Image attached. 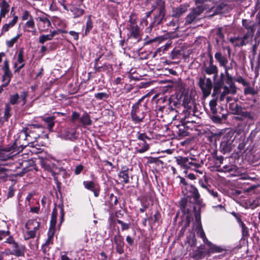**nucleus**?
I'll list each match as a JSON object with an SVG mask.
<instances>
[{"label":"nucleus","mask_w":260,"mask_h":260,"mask_svg":"<svg viewBox=\"0 0 260 260\" xmlns=\"http://www.w3.org/2000/svg\"><path fill=\"white\" fill-rule=\"evenodd\" d=\"M144 99L145 96L140 99L132 108L131 116L132 121L135 124L143 122L146 116L147 103L144 102Z\"/></svg>","instance_id":"obj_1"},{"label":"nucleus","mask_w":260,"mask_h":260,"mask_svg":"<svg viewBox=\"0 0 260 260\" xmlns=\"http://www.w3.org/2000/svg\"><path fill=\"white\" fill-rule=\"evenodd\" d=\"M126 29L128 30L127 41L134 40V43H136L141 40L140 30L137 25L136 18L134 14H131L129 16Z\"/></svg>","instance_id":"obj_2"},{"label":"nucleus","mask_w":260,"mask_h":260,"mask_svg":"<svg viewBox=\"0 0 260 260\" xmlns=\"http://www.w3.org/2000/svg\"><path fill=\"white\" fill-rule=\"evenodd\" d=\"M176 161L178 165L184 169H191L199 172L200 174H202V171L197 170L203 165V161L199 158L193 157L179 156L177 158Z\"/></svg>","instance_id":"obj_3"},{"label":"nucleus","mask_w":260,"mask_h":260,"mask_svg":"<svg viewBox=\"0 0 260 260\" xmlns=\"http://www.w3.org/2000/svg\"><path fill=\"white\" fill-rule=\"evenodd\" d=\"M235 139L233 131L226 132L222 137L219 147L220 151L223 154L231 152L235 147Z\"/></svg>","instance_id":"obj_4"},{"label":"nucleus","mask_w":260,"mask_h":260,"mask_svg":"<svg viewBox=\"0 0 260 260\" xmlns=\"http://www.w3.org/2000/svg\"><path fill=\"white\" fill-rule=\"evenodd\" d=\"M160 3L159 6L154 9V18L149 26L146 28L147 32H150L153 28L160 24L165 16V8L164 3L161 2Z\"/></svg>","instance_id":"obj_5"},{"label":"nucleus","mask_w":260,"mask_h":260,"mask_svg":"<svg viewBox=\"0 0 260 260\" xmlns=\"http://www.w3.org/2000/svg\"><path fill=\"white\" fill-rule=\"evenodd\" d=\"M206 9L204 5L198 6L192 9L190 12L185 17V24H194L201 20V15Z\"/></svg>","instance_id":"obj_6"},{"label":"nucleus","mask_w":260,"mask_h":260,"mask_svg":"<svg viewBox=\"0 0 260 260\" xmlns=\"http://www.w3.org/2000/svg\"><path fill=\"white\" fill-rule=\"evenodd\" d=\"M36 139H32L30 134H22L20 137V133L18 137L15 140L14 143L16 145L20 152L26 146H30L34 148V143L36 141Z\"/></svg>","instance_id":"obj_7"},{"label":"nucleus","mask_w":260,"mask_h":260,"mask_svg":"<svg viewBox=\"0 0 260 260\" xmlns=\"http://www.w3.org/2000/svg\"><path fill=\"white\" fill-rule=\"evenodd\" d=\"M187 192L185 198L190 200L199 207L200 209L204 206L198 189L193 185H187Z\"/></svg>","instance_id":"obj_8"},{"label":"nucleus","mask_w":260,"mask_h":260,"mask_svg":"<svg viewBox=\"0 0 260 260\" xmlns=\"http://www.w3.org/2000/svg\"><path fill=\"white\" fill-rule=\"evenodd\" d=\"M19 152L20 151L15 145V143L12 145L4 148L0 145V160L6 161Z\"/></svg>","instance_id":"obj_9"},{"label":"nucleus","mask_w":260,"mask_h":260,"mask_svg":"<svg viewBox=\"0 0 260 260\" xmlns=\"http://www.w3.org/2000/svg\"><path fill=\"white\" fill-rule=\"evenodd\" d=\"M40 222L35 220H29L25 224V227L28 231L24 234L25 240L34 238L36 235V232L39 230Z\"/></svg>","instance_id":"obj_10"},{"label":"nucleus","mask_w":260,"mask_h":260,"mask_svg":"<svg viewBox=\"0 0 260 260\" xmlns=\"http://www.w3.org/2000/svg\"><path fill=\"white\" fill-rule=\"evenodd\" d=\"M198 85L200 87L204 96H208L213 88V84L210 78H206L205 76L199 78Z\"/></svg>","instance_id":"obj_11"},{"label":"nucleus","mask_w":260,"mask_h":260,"mask_svg":"<svg viewBox=\"0 0 260 260\" xmlns=\"http://www.w3.org/2000/svg\"><path fill=\"white\" fill-rule=\"evenodd\" d=\"M11 250H9L8 252H6L7 255H13L16 257L24 256L26 251V247L25 245L19 244L16 242L14 245L11 246Z\"/></svg>","instance_id":"obj_12"},{"label":"nucleus","mask_w":260,"mask_h":260,"mask_svg":"<svg viewBox=\"0 0 260 260\" xmlns=\"http://www.w3.org/2000/svg\"><path fill=\"white\" fill-rule=\"evenodd\" d=\"M40 124H30L28 125L27 127H24L20 131V137H21L22 134H30L32 139H37L40 137L39 133H37L36 129L42 128Z\"/></svg>","instance_id":"obj_13"},{"label":"nucleus","mask_w":260,"mask_h":260,"mask_svg":"<svg viewBox=\"0 0 260 260\" xmlns=\"http://www.w3.org/2000/svg\"><path fill=\"white\" fill-rule=\"evenodd\" d=\"M2 70L4 72L2 76V81L5 83L3 85L5 87L9 84L13 76V74L9 68V60L8 59L5 60Z\"/></svg>","instance_id":"obj_14"},{"label":"nucleus","mask_w":260,"mask_h":260,"mask_svg":"<svg viewBox=\"0 0 260 260\" xmlns=\"http://www.w3.org/2000/svg\"><path fill=\"white\" fill-rule=\"evenodd\" d=\"M195 203H193V201L190 200H187V199L185 198L182 199L180 202V205L181 210L185 214H189L192 211L196 210V207L194 205Z\"/></svg>","instance_id":"obj_15"},{"label":"nucleus","mask_w":260,"mask_h":260,"mask_svg":"<svg viewBox=\"0 0 260 260\" xmlns=\"http://www.w3.org/2000/svg\"><path fill=\"white\" fill-rule=\"evenodd\" d=\"M114 242L116 245V251L119 254L124 253V245L123 237L120 234L119 232L114 237Z\"/></svg>","instance_id":"obj_16"},{"label":"nucleus","mask_w":260,"mask_h":260,"mask_svg":"<svg viewBox=\"0 0 260 260\" xmlns=\"http://www.w3.org/2000/svg\"><path fill=\"white\" fill-rule=\"evenodd\" d=\"M182 106L184 108L182 110L183 113L181 114L182 116L184 115V113L187 112L189 110H190V112H192L191 113H194L192 108H195V103L191 100L190 97L185 96L184 98Z\"/></svg>","instance_id":"obj_17"},{"label":"nucleus","mask_w":260,"mask_h":260,"mask_svg":"<svg viewBox=\"0 0 260 260\" xmlns=\"http://www.w3.org/2000/svg\"><path fill=\"white\" fill-rule=\"evenodd\" d=\"M206 245L208 247L207 254L208 255L211 253H222L226 251V249L224 247L214 244L210 241L208 242Z\"/></svg>","instance_id":"obj_18"},{"label":"nucleus","mask_w":260,"mask_h":260,"mask_svg":"<svg viewBox=\"0 0 260 260\" xmlns=\"http://www.w3.org/2000/svg\"><path fill=\"white\" fill-rule=\"evenodd\" d=\"M118 176L122 182L125 184L128 183L129 182L128 168L126 166H122L118 174Z\"/></svg>","instance_id":"obj_19"},{"label":"nucleus","mask_w":260,"mask_h":260,"mask_svg":"<svg viewBox=\"0 0 260 260\" xmlns=\"http://www.w3.org/2000/svg\"><path fill=\"white\" fill-rule=\"evenodd\" d=\"M61 137L70 140H74L77 138L76 131L73 128H67L63 131L61 134Z\"/></svg>","instance_id":"obj_20"},{"label":"nucleus","mask_w":260,"mask_h":260,"mask_svg":"<svg viewBox=\"0 0 260 260\" xmlns=\"http://www.w3.org/2000/svg\"><path fill=\"white\" fill-rule=\"evenodd\" d=\"M13 19L8 23L5 24L2 27L1 36L4 35L6 32L8 31L9 29L14 26L17 23L18 17L14 13L13 15Z\"/></svg>","instance_id":"obj_21"},{"label":"nucleus","mask_w":260,"mask_h":260,"mask_svg":"<svg viewBox=\"0 0 260 260\" xmlns=\"http://www.w3.org/2000/svg\"><path fill=\"white\" fill-rule=\"evenodd\" d=\"M192 110L194 112V113H191L190 112V110H189L187 112L184 113V115L183 116L182 118H184V120H186V122L187 123H193L196 122V121L192 119V117H195L196 118L199 117V112L198 111L196 108V106H195V108H192Z\"/></svg>","instance_id":"obj_22"},{"label":"nucleus","mask_w":260,"mask_h":260,"mask_svg":"<svg viewBox=\"0 0 260 260\" xmlns=\"http://www.w3.org/2000/svg\"><path fill=\"white\" fill-rule=\"evenodd\" d=\"M214 57L220 67H226V64L228 63V59L226 56L224 55L220 51H217Z\"/></svg>","instance_id":"obj_23"},{"label":"nucleus","mask_w":260,"mask_h":260,"mask_svg":"<svg viewBox=\"0 0 260 260\" xmlns=\"http://www.w3.org/2000/svg\"><path fill=\"white\" fill-rule=\"evenodd\" d=\"M37 19L39 20V22L38 23V27L41 30L48 29L51 25L50 20L46 17L40 16Z\"/></svg>","instance_id":"obj_24"},{"label":"nucleus","mask_w":260,"mask_h":260,"mask_svg":"<svg viewBox=\"0 0 260 260\" xmlns=\"http://www.w3.org/2000/svg\"><path fill=\"white\" fill-rule=\"evenodd\" d=\"M225 83L229 85V88L232 89V92L236 93L237 92V88L235 83L233 82V79L232 76L230 74L229 72H225V79L224 80V83Z\"/></svg>","instance_id":"obj_25"},{"label":"nucleus","mask_w":260,"mask_h":260,"mask_svg":"<svg viewBox=\"0 0 260 260\" xmlns=\"http://www.w3.org/2000/svg\"><path fill=\"white\" fill-rule=\"evenodd\" d=\"M69 11L72 13L74 18L81 17L85 12L84 9L72 5H69Z\"/></svg>","instance_id":"obj_26"},{"label":"nucleus","mask_w":260,"mask_h":260,"mask_svg":"<svg viewBox=\"0 0 260 260\" xmlns=\"http://www.w3.org/2000/svg\"><path fill=\"white\" fill-rule=\"evenodd\" d=\"M187 11V7L184 5H180L179 7L174 8L172 11V16L177 18H179Z\"/></svg>","instance_id":"obj_27"},{"label":"nucleus","mask_w":260,"mask_h":260,"mask_svg":"<svg viewBox=\"0 0 260 260\" xmlns=\"http://www.w3.org/2000/svg\"><path fill=\"white\" fill-rule=\"evenodd\" d=\"M254 32V30H247L243 37H241L242 39H241V43L238 45H245L246 44L249 43L252 40Z\"/></svg>","instance_id":"obj_28"},{"label":"nucleus","mask_w":260,"mask_h":260,"mask_svg":"<svg viewBox=\"0 0 260 260\" xmlns=\"http://www.w3.org/2000/svg\"><path fill=\"white\" fill-rule=\"evenodd\" d=\"M0 15L1 17H5L9 11L10 5L6 0H3L0 3Z\"/></svg>","instance_id":"obj_29"},{"label":"nucleus","mask_w":260,"mask_h":260,"mask_svg":"<svg viewBox=\"0 0 260 260\" xmlns=\"http://www.w3.org/2000/svg\"><path fill=\"white\" fill-rule=\"evenodd\" d=\"M203 70L204 72L208 75H212V74H217L218 72V68L216 65L206 64L204 65Z\"/></svg>","instance_id":"obj_30"},{"label":"nucleus","mask_w":260,"mask_h":260,"mask_svg":"<svg viewBox=\"0 0 260 260\" xmlns=\"http://www.w3.org/2000/svg\"><path fill=\"white\" fill-rule=\"evenodd\" d=\"M42 166L46 170L50 172L51 173V175L53 176L54 179L55 181L57 186L58 188H60L61 183L59 182V181L58 180V178L56 177V173L55 172H54L53 171H52V170L51 169V168L49 165L46 164V163L42 162Z\"/></svg>","instance_id":"obj_31"},{"label":"nucleus","mask_w":260,"mask_h":260,"mask_svg":"<svg viewBox=\"0 0 260 260\" xmlns=\"http://www.w3.org/2000/svg\"><path fill=\"white\" fill-rule=\"evenodd\" d=\"M79 121L83 125H90L92 124L90 116L86 112L84 113L82 116L80 117Z\"/></svg>","instance_id":"obj_32"},{"label":"nucleus","mask_w":260,"mask_h":260,"mask_svg":"<svg viewBox=\"0 0 260 260\" xmlns=\"http://www.w3.org/2000/svg\"><path fill=\"white\" fill-rule=\"evenodd\" d=\"M136 147L137 151L140 153H142L149 149V146L146 142H140L137 144Z\"/></svg>","instance_id":"obj_33"},{"label":"nucleus","mask_w":260,"mask_h":260,"mask_svg":"<svg viewBox=\"0 0 260 260\" xmlns=\"http://www.w3.org/2000/svg\"><path fill=\"white\" fill-rule=\"evenodd\" d=\"M54 116H47L43 118V120L47 124V128L50 131H52V128L54 126Z\"/></svg>","instance_id":"obj_34"},{"label":"nucleus","mask_w":260,"mask_h":260,"mask_svg":"<svg viewBox=\"0 0 260 260\" xmlns=\"http://www.w3.org/2000/svg\"><path fill=\"white\" fill-rule=\"evenodd\" d=\"M216 42L217 44H219L221 42L224 41V36L222 32V27H219L217 28L216 31Z\"/></svg>","instance_id":"obj_35"},{"label":"nucleus","mask_w":260,"mask_h":260,"mask_svg":"<svg viewBox=\"0 0 260 260\" xmlns=\"http://www.w3.org/2000/svg\"><path fill=\"white\" fill-rule=\"evenodd\" d=\"M223 85L224 83H223L222 81H217L215 82L214 86H213L212 96H214L220 92L221 88H223L224 86Z\"/></svg>","instance_id":"obj_36"},{"label":"nucleus","mask_w":260,"mask_h":260,"mask_svg":"<svg viewBox=\"0 0 260 260\" xmlns=\"http://www.w3.org/2000/svg\"><path fill=\"white\" fill-rule=\"evenodd\" d=\"M83 184L86 189L90 191L93 190L96 187H99L98 184L93 181H84Z\"/></svg>","instance_id":"obj_37"},{"label":"nucleus","mask_w":260,"mask_h":260,"mask_svg":"<svg viewBox=\"0 0 260 260\" xmlns=\"http://www.w3.org/2000/svg\"><path fill=\"white\" fill-rule=\"evenodd\" d=\"M197 234L199 236L203 239L204 243L206 244L209 242L208 239L206 237L205 233L202 227V225H198L197 227Z\"/></svg>","instance_id":"obj_38"},{"label":"nucleus","mask_w":260,"mask_h":260,"mask_svg":"<svg viewBox=\"0 0 260 260\" xmlns=\"http://www.w3.org/2000/svg\"><path fill=\"white\" fill-rule=\"evenodd\" d=\"M223 90L221 93L220 95L219 98V99L220 101H223L225 98V96L229 93H231L232 94H235V93H233L232 92V89L229 88L228 86H227L226 85H224L223 87Z\"/></svg>","instance_id":"obj_39"},{"label":"nucleus","mask_w":260,"mask_h":260,"mask_svg":"<svg viewBox=\"0 0 260 260\" xmlns=\"http://www.w3.org/2000/svg\"><path fill=\"white\" fill-rule=\"evenodd\" d=\"M57 210L56 208L55 207L52 210L50 220V224L52 227L54 228L55 226L57 220Z\"/></svg>","instance_id":"obj_40"},{"label":"nucleus","mask_w":260,"mask_h":260,"mask_svg":"<svg viewBox=\"0 0 260 260\" xmlns=\"http://www.w3.org/2000/svg\"><path fill=\"white\" fill-rule=\"evenodd\" d=\"M239 226L241 228L242 239L244 240L247 239L249 236L248 228L244 223L241 224Z\"/></svg>","instance_id":"obj_41"},{"label":"nucleus","mask_w":260,"mask_h":260,"mask_svg":"<svg viewBox=\"0 0 260 260\" xmlns=\"http://www.w3.org/2000/svg\"><path fill=\"white\" fill-rule=\"evenodd\" d=\"M94 98L98 100L105 101L110 96L109 92H98L94 94Z\"/></svg>","instance_id":"obj_42"},{"label":"nucleus","mask_w":260,"mask_h":260,"mask_svg":"<svg viewBox=\"0 0 260 260\" xmlns=\"http://www.w3.org/2000/svg\"><path fill=\"white\" fill-rule=\"evenodd\" d=\"M238 115L241 116L244 118H248L250 119H252L253 118L250 112L245 111L242 108Z\"/></svg>","instance_id":"obj_43"},{"label":"nucleus","mask_w":260,"mask_h":260,"mask_svg":"<svg viewBox=\"0 0 260 260\" xmlns=\"http://www.w3.org/2000/svg\"><path fill=\"white\" fill-rule=\"evenodd\" d=\"M11 110V108L9 105V104H6L5 107V113H4V118L6 121L8 120L9 117L11 116L10 113V111Z\"/></svg>","instance_id":"obj_44"},{"label":"nucleus","mask_w":260,"mask_h":260,"mask_svg":"<svg viewBox=\"0 0 260 260\" xmlns=\"http://www.w3.org/2000/svg\"><path fill=\"white\" fill-rule=\"evenodd\" d=\"M19 100V95L18 93L11 95L10 96L9 103L11 105H15L18 103Z\"/></svg>","instance_id":"obj_45"},{"label":"nucleus","mask_w":260,"mask_h":260,"mask_svg":"<svg viewBox=\"0 0 260 260\" xmlns=\"http://www.w3.org/2000/svg\"><path fill=\"white\" fill-rule=\"evenodd\" d=\"M230 108L232 111V113L233 114L238 115L240 111L242 109V107H241L237 104L233 105L230 104Z\"/></svg>","instance_id":"obj_46"},{"label":"nucleus","mask_w":260,"mask_h":260,"mask_svg":"<svg viewBox=\"0 0 260 260\" xmlns=\"http://www.w3.org/2000/svg\"><path fill=\"white\" fill-rule=\"evenodd\" d=\"M180 54L181 51L180 50L174 49L171 51L170 54V58L171 59H176L178 58Z\"/></svg>","instance_id":"obj_47"},{"label":"nucleus","mask_w":260,"mask_h":260,"mask_svg":"<svg viewBox=\"0 0 260 260\" xmlns=\"http://www.w3.org/2000/svg\"><path fill=\"white\" fill-rule=\"evenodd\" d=\"M20 35L18 34L16 36L13 38L9 41L6 42V45L9 48H11L13 46L15 43L17 42L18 39L20 38Z\"/></svg>","instance_id":"obj_48"},{"label":"nucleus","mask_w":260,"mask_h":260,"mask_svg":"<svg viewBox=\"0 0 260 260\" xmlns=\"http://www.w3.org/2000/svg\"><path fill=\"white\" fill-rule=\"evenodd\" d=\"M51 40H52V39H51L50 36L49 35V34L46 35H41L40 36L39 39V42L40 44H44L45 42H46L47 41H50Z\"/></svg>","instance_id":"obj_49"},{"label":"nucleus","mask_w":260,"mask_h":260,"mask_svg":"<svg viewBox=\"0 0 260 260\" xmlns=\"http://www.w3.org/2000/svg\"><path fill=\"white\" fill-rule=\"evenodd\" d=\"M110 200H109V204L110 205V207L112 208V207L115 206L117 205L118 203V199L117 197L115 196L113 193H111L110 195Z\"/></svg>","instance_id":"obj_50"},{"label":"nucleus","mask_w":260,"mask_h":260,"mask_svg":"<svg viewBox=\"0 0 260 260\" xmlns=\"http://www.w3.org/2000/svg\"><path fill=\"white\" fill-rule=\"evenodd\" d=\"M94 69L96 72L105 71L107 70H108V66L105 63L103 66L99 67L98 65H96V63H94Z\"/></svg>","instance_id":"obj_51"},{"label":"nucleus","mask_w":260,"mask_h":260,"mask_svg":"<svg viewBox=\"0 0 260 260\" xmlns=\"http://www.w3.org/2000/svg\"><path fill=\"white\" fill-rule=\"evenodd\" d=\"M210 117L214 123H220L222 121L223 118L218 115L217 113L213 115H210Z\"/></svg>","instance_id":"obj_52"},{"label":"nucleus","mask_w":260,"mask_h":260,"mask_svg":"<svg viewBox=\"0 0 260 260\" xmlns=\"http://www.w3.org/2000/svg\"><path fill=\"white\" fill-rule=\"evenodd\" d=\"M246 87H247L244 90V94H250L253 95L257 93L256 91L254 88L250 87L249 85Z\"/></svg>","instance_id":"obj_53"},{"label":"nucleus","mask_w":260,"mask_h":260,"mask_svg":"<svg viewBox=\"0 0 260 260\" xmlns=\"http://www.w3.org/2000/svg\"><path fill=\"white\" fill-rule=\"evenodd\" d=\"M137 139L140 142H146V139L150 140V138L148 137L145 133H137Z\"/></svg>","instance_id":"obj_54"},{"label":"nucleus","mask_w":260,"mask_h":260,"mask_svg":"<svg viewBox=\"0 0 260 260\" xmlns=\"http://www.w3.org/2000/svg\"><path fill=\"white\" fill-rule=\"evenodd\" d=\"M23 48H20L19 50L18 56H17V62L19 63H24L23 59Z\"/></svg>","instance_id":"obj_55"},{"label":"nucleus","mask_w":260,"mask_h":260,"mask_svg":"<svg viewBox=\"0 0 260 260\" xmlns=\"http://www.w3.org/2000/svg\"><path fill=\"white\" fill-rule=\"evenodd\" d=\"M241 39H242V38H240V37H233V38H231L230 39V41L232 43L234 44V45L235 46L241 47V46H243V45H238V44H240V43H241V41H240Z\"/></svg>","instance_id":"obj_56"},{"label":"nucleus","mask_w":260,"mask_h":260,"mask_svg":"<svg viewBox=\"0 0 260 260\" xmlns=\"http://www.w3.org/2000/svg\"><path fill=\"white\" fill-rule=\"evenodd\" d=\"M235 80L241 83L242 85L244 86H248L249 85V83L245 81V80L241 76H239L235 79Z\"/></svg>","instance_id":"obj_57"},{"label":"nucleus","mask_w":260,"mask_h":260,"mask_svg":"<svg viewBox=\"0 0 260 260\" xmlns=\"http://www.w3.org/2000/svg\"><path fill=\"white\" fill-rule=\"evenodd\" d=\"M92 22L90 18V17L89 16L86 23L85 34H86L87 32H89V31L92 29Z\"/></svg>","instance_id":"obj_58"},{"label":"nucleus","mask_w":260,"mask_h":260,"mask_svg":"<svg viewBox=\"0 0 260 260\" xmlns=\"http://www.w3.org/2000/svg\"><path fill=\"white\" fill-rule=\"evenodd\" d=\"M193 212L194 213L195 219L198 223V225H201V217L200 210H197L196 209V210H194Z\"/></svg>","instance_id":"obj_59"},{"label":"nucleus","mask_w":260,"mask_h":260,"mask_svg":"<svg viewBox=\"0 0 260 260\" xmlns=\"http://www.w3.org/2000/svg\"><path fill=\"white\" fill-rule=\"evenodd\" d=\"M80 115L79 113L76 111H73L72 114L71 118L70 120L71 122H74L77 120H79L80 121Z\"/></svg>","instance_id":"obj_60"},{"label":"nucleus","mask_w":260,"mask_h":260,"mask_svg":"<svg viewBox=\"0 0 260 260\" xmlns=\"http://www.w3.org/2000/svg\"><path fill=\"white\" fill-rule=\"evenodd\" d=\"M250 22H248V21L246 19L242 20V25L247 30H254L253 26L249 24Z\"/></svg>","instance_id":"obj_61"},{"label":"nucleus","mask_w":260,"mask_h":260,"mask_svg":"<svg viewBox=\"0 0 260 260\" xmlns=\"http://www.w3.org/2000/svg\"><path fill=\"white\" fill-rule=\"evenodd\" d=\"M157 114H159L160 113V117H162V115L161 114L165 113L166 114V112H168L167 109L166 108V106H158L157 109Z\"/></svg>","instance_id":"obj_62"},{"label":"nucleus","mask_w":260,"mask_h":260,"mask_svg":"<svg viewBox=\"0 0 260 260\" xmlns=\"http://www.w3.org/2000/svg\"><path fill=\"white\" fill-rule=\"evenodd\" d=\"M116 221L118 223L120 224L121 225V230L122 231L127 230L129 228V224L124 223L120 219H117Z\"/></svg>","instance_id":"obj_63"},{"label":"nucleus","mask_w":260,"mask_h":260,"mask_svg":"<svg viewBox=\"0 0 260 260\" xmlns=\"http://www.w3.org/2000/svg\"><path fill=\"white\" fill-rule=\"evenodd\" d=\"M25 26L27 27L34 29L35 27V22L33 18H30L25 23Z\"/></svg>","instance_id":"obj_64"}]
</instances>
